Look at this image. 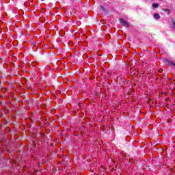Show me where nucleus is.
Masks as SVG:
<instances>
[{
    "label": "nucleus",
    "mask_w": 175,
    "mask_h": 175,
    "mask_svg": "<svg viewBox=\"0 0 175 175\" xmlns=\"http://www.w3.org/2000/svg\"><path fill=\"white\" fill-rule=\"evenodd\" d=\"M120 23L122 27H126V28H129V23L128 21H125L124 18H121L120 19Z\"/></svg>",
    "instance_id": "1"
},
{
    "label": "nucleus",
    "mask_w": 175,
    "mask_h": 175,
    "mask_svg": "<svg viewBox=\"0 0 175 175\" xmlns=\"http://www.w3.org/2000/svg\"><path fill=\"white\" fill-rule=\"evenodd\" d=\"M100 9L101 12H103L105 16H109V11L104 6L100 5Z\"/></svg>",
    "instance_id": "2"
},
{
    "label": "nucleus",
    "mask_w": 175,
    "mask_h": 175,
    "mask_svg": "<svg viewBox=\"0 0 175 175\" xmlns=\"http://www.w3.org/2000/svg\"><path fill=\"white\" fill-rule=\"evenodd\" d=\"M166 64H167L169 65V66H174L175 67V64L174 62H172L171 60L167 59L165 61Z\"/></svg>",
    "instance_id": "3"
},
{
    "label": "nucleus",
    "mask_w": 175,
    "mask_h": 175,
    "mask_svg": "<svg viewBox=\"0 0 175 175\" xmlns=\"http://www.w3.org/2000/svg\"><path fill=\"white\" fill-rule=\"evenodd\" d=\"M153 17H154V20H159V18H161V15H159V14L157 13L153 15Z\"/></svg>",
    "instance_id": "4"
},
{
    "label": "nucleus",
    "mask_w": 175,
    "mask_h": 175,
    "mask_svg": "<svg viewBox=\"0 0 175 175\" xmlns=\"http://www.w3.org/2000/svg\"><path fill=\"white\" fill-rule=\"evenodd\" d=\"M152 8H154V9L159 8V3H152Z\"/></svg>",
    "instance_id": "5"
},
{
    "label": "nucleus",
    "mask_w": 175,
    "mask_h": 175,
    "mask_svg": "<svg viewBox=\"0 0 175 175\" xmlns=\"http://www.w3.org/2000/svg\"><path fill=\"white\" fill-rule=\"evenodd\" d=\"M163 12H165L167 14H170V9H163Z\"/></svg>",
    "instance_id": "6"
},
{
    "label": "nucleus",
    "mask_w": 175,
    "mask_h": 175,
    "mask_svg": "<svg viewBox=\"0 0 175 175\" xmlns=\"http://www.w3.org/2000/svg\"><path fill=\"white\" fill-rule=\"evenodd\" d=\"M172 26L174 29H175V21H172Z\"/></svg>",
    "instance_id": "7"
},
{
    "label": "nucleus",
    "mask_w": 175,
    "mask_h": 175,
    "mask_svg": "<svg viewBox=\"0 0 175 175\" xmlns=\"http://www.w3.org/2000/svg\"><path fill=\"white\" fill-rule=\"evenodd\" d=\"M35 44H36V42L32 43V46H35Z\"/></svg>",
    "instance_id": "8"
}]
</instances>
